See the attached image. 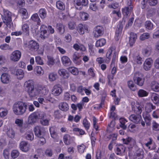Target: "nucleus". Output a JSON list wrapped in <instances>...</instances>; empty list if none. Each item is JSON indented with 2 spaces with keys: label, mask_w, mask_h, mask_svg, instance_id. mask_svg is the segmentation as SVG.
Segmentation results:
<instances>
[{
  "label": "nucleus",
  "mask_w": 159,
  "mask_h": 159,
  "mask_svg": "<svg viewBox=\"0 0 159 159\" xmlns=\"http://www.w3.org/2000/svg\"><path fill=\"white\" fill-rule=\"evenodd\" d=\"M24 86L27 90V93L31 98L39 96V91L37 88L34 87V82L32 80L26 81Z\"/></svg>",
  "instance_id": "f257e3e1"
},
{
  "label": "nucleus",
  "mask_w": 159,
  "mask_h": 159,
  "mask_svg": "<svg viewBox=\"0 0 159 159\" xmlns=\"http://www.w3.org/2000/svg\"><path fill=\"white\" fill-rule=\"evenodd\" d=\"M27 106L25 102L21 101L15 103L13 106V111L14 114L17 115L21 116L25 113Z\"/></svg>",
  "instance_id": "f03ea898"
},
{
  "label": "nucleus",
  "mask_w": 159,
  "mask_h": 159,
  "mask_svg": "<svg viewBox=\"0 0 159 159\" xmlns=\"http://www.w3.org/2000/svg\"><path fill=\"white\" fill-rule=\"evenodd\" d=\"M11 13L8 10L4 11V14L2 16L3 22L9 28L13 26V23L11 19Z\"/></svg>",
  "instance_id": "7ed1b4c3"
},
{
  "label": "nucleus",
  "mask_w": 159,
  "mask_h": 159,
  "mask_svg": "<svg viewBox=\"0 0 159 159\" xmlns=\"http://www.w3.org/2000/svg\"><path fill=\"white\" fill-rule=\"evenodd\" d=\"M133 80L136 84L139 86H142L144 84V79L143 78V75L139 72L134 74Z\"/></svg>",
  "instance_id": "20e7f679"
},
{
  "label": "nucleus",
  "mask_w": 159,
  "mask_h": 159,
  "mask_svg": "<svg viewBox=\"0 0 159 159\" xmlns=\"http://www.w3.org/2000/svg\"><path fill=\"white\" fill-rule=\"evenodd\" d=\"M26 47L31 51H37L39 48V44L35 41L32 40L26 43Z\"/></svg>",
  "instance_id": "39448f33"
},
{
  "label": "nucleus",
  "mask_w": 159,
  "mask_h": 159,
  "mask_svg": "<svg viewBox=\"0 0 159 159\" xmlns=\"http://www.w3.org/2000/svg\"><path fill=\"white\" fill-rule=\"evenodd\" d=\"M34 130L35 135L37 137H42L45 134V130L43 127L37 126L34 128Z\"/></svg>",
  "instance_id": "423d86ee"
},
{
  "label": "nucleus",
  "mask_w": 159,
  "mask_h": 159,
  "mask_svg": "<svg viewBox=\"0 0 159 159\" xmlns=\"http://www.w3.org/2000/svg\"><path fill=\"white\" fill-rule=\"evenodd\" d=\"M104 33L103 29L102 27L97 26L93 30V34L95 38H98L102 36Z\"/></svg>",
  "instance_id": "0eeeda50"
},
{
  "label": "nucleus",
  "mask_w": 159,
  "mask_h": 159,
  "mask_svg": "<svg viewBox=\"0 0 159 159\" xmlns=\"http://www.w3.org/2000/svg\"><path fill=\"white\" fill-rule=\"evenodd\" d=\"M21 56L20 52L18 50L13 52L10 56V60L13 61H17L20 59Z\"/></svg>",
  "instance_id": "6e6552de"
},
{
  "label": "nucleus",
  "mask_w": 159,
  "mask_h": 159,
  "mask_svg": "<svg viewBox=\"0 0 159 159\" xmlns=\"http://www.w3.org/2000/svg\"><path fill=\"white\" fill-rule=\"evenodd\" d=\"M129 119L135 123L139 124L142 120V117L140 115L132 114L129 116Z\"/></svg>",
  "instance_id": "1a4fd4ad"
},
{
  "label": "nucleus",
  "mask_w": 159,
  "mask_h": 159,
  "mask_svg": "<svg viewBox=\"0 0 159 159\" xmlns=\"http://www.w3.org/2000/svg\"><path fill=\"white\" fill-rule=\"evenodd\" d=\"M88 0H75L74 1V4L77 9L80 10L81 7H79L80 6H86L88 4Z\"/></svg>",
  "instance_id": "9d476101"
},
{
  "label": "nucleus",
  "mask_w": 159,
  "mask_h": 159,
  "mask_svg": "<svg viewBox=\"0 0 159 159\" xmlns=\"http://www.w3.org/2000/svg\"><path fill=\"white\" fill-rule=\"evenodd\" d=\"M52 93L54 96H59L62 92V89L59 84L55 85L52 90Z\"/></svg>",
  "instance_id": "9b49d317"
},
{
  "label": "nucleus",
  "mask_w": 159,
  "mask_h": 159,
  "mask_svg": "<svg viewBox=\"0 0 159 159\" xmlns=\"http://www.w3.org/2000/svg\"><path fill=\"white\" fill-rule=\"evenodd\" d=\"M20 148L23 152H27L30 148V145L27 142L22 141L20 144Z\"/></svg>",
  "instance_id": "f8f14e48"
},
{
  "label": "nucleus",
  "mask_w": 159,
  "mask_h": 159,
  "mask_svg": "<svg viewBox=\"0 0 159 159\" xmlns=\"http://www.w3.org/2000/svg\"><path fill=\"white\" fill-rule=\"evenodd\" d=\"M153 63V61L152 59L149 58L147 59L144 61L143 64V68L146 70H148L151 68Z\"/></svg>",
  "instance_id": "ddd939ff"
},
{
  "label": "nucleus",
  "mask_w": 159,
  "mask_h": 159,
  "mask_svg": "<svg viewBox=\"0 0 159 159\" xmlns=\"http://www.w3.org/2000/svg\"><path fill=\"white\" fill-rule=\"evenodd\" d=\"M72 60L77 65H79L81 64V60L80 59V56L77 52H75L73 55Z\"/></svg>",
  "instance_id": "4468645a"
},
{
  "label": "nucleus",
  "mask_w": 159,
  "mask_h": 159,
  "mask_svg": "<svg viewBox=\"0 0 159 159\" xmlns=\"http://www.w3.org/2000/svg\"><path fill=\"white\" fill-rule=\"evenodd\" d=\"M63 65L66 66H68L71 65L72 62L70 59L67 56H64L61 58Z\"/></svg>",
  "instance_id": "2eb2a0df"
},
{
  "label": "nucleus",
  "mask_w": 159,
  "mask_h": 159,
  "mask_svg": "<svg viewBox=\"0 0 159 159\" xmlns=\"http://www.w3.org/2000/svg\"><path fill=\"white\" fill-rule=\"evenodd\" d=\"M37 89L39 91V95H40V96L45 95L48 93V90L43 86H39Z\"/></svg>",
  "instance_id": "dca6fc26"
},
{
  "label": "nucleus",
  "mask_w": 159,
  "mask_h": 159,
  "mask_svg": "<svg viewBox=\"0 0 159 159\" xmlns=\"http://www.w3.org/2000/svg\"><path fill=\"white\" fill-rule=\"evenodd\" d=\"M2 82L4 84H8L10 81V76L7 73L2 74L1 76Z\"/></svg>",
  "instance_id": "f3484780"
},
{
  "label": "nucleus",
  "mask_w": 159,
  "mask_h": 159,
  "mask_svg": "<svg viewBox=\"0 0 159 159\" xmlns=\"http://www.w3.org/2000/svg\"><path fill=\"white\" fill-rule=\"evenodd\" d=\"M59 75L64 79H67L69 76V74L67 71L64 69H60L58 71Z\"/></svg>",
  "instance_id": "a211bd4d"
},
{
  "label": "nucleus",
  "mask_w": 159,
  "mask_h": 159,
  "mask_svg": "<svg viewBox=\"0 0 159 159\" xmlns=\"http://www.w3.org/2000/svg\"><path fill=\"white\" fill-rule=\"evenodd\" d=\"M122 140L123 143L126 145L129 144L130 146H133L135 144V140L131 138L128 137L126 139H123Z\"/></svg>",
  "instance_id": "6ab92c4d"
},
{
  "label": "nucleus",
  "mask_w": 159,
  "mask_h": 159,
  "mask_svg": "<svg viewBox=\"0 0 159 159\" xmlns=\"http://www.w3.org/2000/svg\"><path fill=\"white\" fill-rule=\"evenodd\" d=\"M142 106L139 104H136L134 107H132V110L137 115H139L142 111Z\"/></svg>",
  "instance_id": "aec40b11"
},
{
  "label": "nucleus",
  "mask_w": 159,
  "mask_h": 159,
  "mask_svg": "<svg viewBox=\"0 0 159 159\" xmlns=\"http://www.w3.org/2000/svg\"><path fill=\"white\" fill-rule=\"evenodd\" d=\"M63 142L66 145L70 144L73 141L72 138L69 134H65L63 137Z\"/></svg>",
  "instance_id": "412c9836"
},
{
  "label": "nucleus",
  "mask_w": 159,
  "mask_h": 159,
  "mask_svg": "<svg viewBox=\"0 0 159 159\" xmlns=\"http://www.w3.org/2000/svg\"><path fill=\"white\" fill-rule=\"evenodd\" d=\"M137 38V35L136 34L133 32L130 33L129 39V44L130 46H132L133 44L135 43Z\"/></svg>",
  "instance_id": "4be33fe9"
},
{
  "label": "nucleus",
  "mask_w": 159,
  "mask_h": 159,
  "mask_svg": "<svg viewBox=\"0 0 159 159\" xmlns=\"http://www.w3.org/2000/svg\"><path fill=\"white\" fill-rule=\"evenodd\" d=\"M37 119L34 113L30 115L28 117V121L29 124H32L35 123Z\"/></svg>",
  "instance_id": "5701e85b"
},
{
  "label": "nucleus",
  "mask_w": 159,
  "mask_h": 159,
  "mask_svg": "<svg viewBox=\"0 0 159 159\" xmlns=\"http://www.w3.org/2000/svg\"><path fill=\"white\" fill-rule=\"evenodd\" d=\"M59 108L62 111H66L69 109V105L66 102H62L60 103L59 106Z\"/></svg>",
  "instance_id": "b1692460"
},
{
  "label": "nucleus",
  "mask_w": 159,
  "mask_h": 159,
  "mask_svg": "<svg viewBox=\"0 0 159 159\" xmlns=\"http://www.w3.org/2000/svg\"><path fill=\"white\" fill-rule=\"evenodd\" d=\"M132 7H125L122 9V13L124 16H127L129 13L131 12L133 10Z\"/></svg>",
  "instance_id": "393cba45"
},
{
  "label": "nucleus",
  "mask_w": 159,
  "mask_h": 159,
  "mask_svg": "<svg viewBox=\"0 0 159 159\" xmlns=\"http://www.w3.org/2000/svg\"><path fill=\"white\" fill-rule=\"evenodd\" d=\"M38 14L42 19H44L47 16L46 10L44 8L40 9L39 11Z\"/></svg>",
  "instance_id": "a878e982"
},
{
  "label": "nucleus",
  "mask_w": 159,
  "mask_h": 159,
  "mask_svg": "<svg viewBox=\"0 0 159 159\" xmlns=\"http://www.w3.org/2000/svg\"><path fill=\"white\" fill-rule=\"evenodd\" d=\"M34 113L35 114L37 119H43L44 118L46 115L44 112L40 111H37L34 112Z\"/></svg>",
  "instance_id": "bb28decb"
},
{
  "label": "nucleus",
  "mask_w": 159,
  "mask_h": 159,
  "mask_svg": "<svg viewBox=\"0 0 159 159\" xmlns=\"http://www.w3.org/2000/svg\"><path fill=\"white\" fill-rule=\"evenodd\" d=\"M152 89L155 92L159 91V84L155 81H152L151 84Z\"/></svg>",
  "instance_id": "cd10ccee"
},
{
  "label": "nucleus",
  "mask_w": 159,
  "mask_h": 159,
  "mask_svg": "<svg viewBox=\"0 0 159 159\" xmlns=\"http://www.w3.org/2000/svg\"><path fill=\"white\" fill-rule=\"evenodd\" d=\"M31 19L33 21L36 22L38 25H40L41 20L37 13H35L33 15L31 16Z\"/></svg>",
  "instance_id": "c85d7f7f"
},
{
  "label": "nucleus",
  "mask_w": 159,
  "mask_h": 159,
  "mask_svg": "<svg viewBox=\"0 0 159 159\" xmlns=\"http://www.w3.org/2000/svg\"><path fill=\"white\" fill-rule=\"evenodd\" d=\"M152 50V48L151 47L147 46L143 50L142 53L145 56H148L151 54Z\"/></svg>",
  "instance_id": "c756f323"
},
{
  "label": "nucleus",
  "mask_w": 159,
  "mask_h": 159,
  "mask_svg": "<svg viewBox=\"0 0 159 159\" xmlns=\"http://www.w3.org/2000/svg\"><path fill=\"white\" fill-rule=\"evenodd\" d=\"M156 107L151 103H147L145 107V109L147 112L149 113L152 110L155 109Z\"/></svg>",
  "instance_id": "7c9ffc66"
},
{
  "label": "nucleus",
  "mask_w": 159,
  "mask_h": 159,
  "mask_svg": "<svg viewBox=\"0 0 159 159\" xmlns=\"http://www.w3.org/2000/svg\"><path fill=\"white\" fill-rule=\"evenodd\" d=\"M78 31L80 34H83L84 33V30H87L86 26H85L81 24H79L77 27Z\"/></svg>",
  "instance_id": "2f4dec72"
},
{
  "label": "nucleus",
  "mask_w": 159,
  "mask_h": 159,
  "mask_svg": "<svg viewBox=\"0 0 159 159\" xmlns=\"http://www.w3.org/2000/svg\"><path fill=\"white\" fill-rule=\"evenodd\" d=\"M138 95L139 97H143L147 96L148 94V93L145 90L140 89L138 92Z\"/></svg>",
  "instance_id": "473e14b6"
},
{
  "label": "nucleus",
  "mask_w": 159,
  "mask_h": 159,
  "mask_svg": "<svg viewBox=\"0 0 159 159\" xmlns=\"http://www.w3.org/2000/svg\"><path fill=\"white\" fill-rule=\"evenodd\" d=\"M56 26L60 34H63L65 32L64 26L61 23L57 24Z\"/></svg>",
  "instance_id": "72a5a7b5"
},
{
  "label": "nucleus",
  "mask_w": 159,
  "mask_h": 159,
  "mask_svg": "<svg viewBox=\"0 0 159 159\" xmlns=\"http://www.w3.org/2000/svg\"><path fill=\"white\" fill-rule=\"evenodd\" d=\"M24 73L22 70L21 69L17 70L16 72L15 75L17 78L20 79H21L24 76Z\"/></svg>",
  "instance_id": "f704fd0d"
},
{
  "label": "nucleus",
  "mask_w": 159,
  "mask_h": 159,
  "mask_svg": "<svg viewBox=\"0 0 159 159\" xmlns=\"http://www.w3.org/2000/svg\"><path fill=\"white\" fill-rule=\"evenodd\" d=\"M69 71L74 75H77L79 74L78 69L74 67H70L67 68Z\"/></svg>",
  "instance_id": "c9c22d12"
},
{
  "label": "nucleus",
  "mask_w": 159,
  "mask_h": 159,
  "mask_svg": "<svg viewBox=\"0 0 159 159\" xmlns=\"http://www.w3.org/2000/svg\"><path fill=\"white\" fill-rule=\"evenodd\" d=\"M57 8L61 10H64L65 9V6L64 3L60 1L57 2L56 3Z\"/></svg>",
  "instance_id": "e433bc0d"
},
{
  "label": "nucleus",
  "mask_w": 159,
  "mask_h": 159,
  "mask_svg": "<svg viewBox=\"0 0 159 159\" xmlns=\"http://www.w3.org/2000/svg\"><path fill=\"white\" fill-rule=\"evenodd\" d=\"M106 41L105 39H101L98 40L96 43V46L97 47H102L106 43Z\"/></svg>",
  "instance_id": "4c0bfd02"
},
{
  "label": "nucleus",
  "mask_w": 159,
  "mask_h": 159,
  "mask_svg": "<svg viewBox=\"0 0 159 159\" xmlns=\"http://www.w3.org/2000/svg\"><path fill=\"white\" fill-rule=\"evenodd\" d=\"M120 124V127L123 129H125L127 128V125H125L127 121L125 119L123 118H121L119 119Z\"/></svg>",
  "instance_id": "58836bf2"
},
{
  "label": "nucleus",
  "mask_w": 159,
  "mask_h": 159,
  "mask_svg": "<svg viewBox=\"0 0 159 159\" xmlns=\"http://www.w3.org/2000/svg\"><path fill=\"white\" fill-rule=\"evenodd\" d=\"M80 16L82 20H86L89 17V15L86 12L81 11L80 13Z\"/></svg>",
  "instance_id": "ea45409f"
},
{
  "label": "nucleus",
  "mask_w": 159,
  "mask_h": 159,
  "mask_svg": "<svg viewBox=\"0 0 159 159\" xmlns=\"http://www.w3.org/2000/svg\"><path fill=\"white\" fill-rule=\"evenodd\" d=\"M128 87L133 91H135L136 89V85L132 80H130L128 82Z\"/></svg>",
  "instance_id": "a19ab883"
},
{
  "label": "nucleus",
  "mask_w": 159,
  "mask_h": 159,
  "mask_svg": "<svg viewBox=\"0 0 159 159\" xmlns=\"http://www.w3.org/2000/svg\"><path fill=\"white\" fill-rule=\"evenodd\" d=\"M26 139L29 140L31 141L34 139V135L33 133L32 132H27L25 134Z\"/></svg>",
  "instance_id": "79ce46f5"
},
{
  "label": "nucleus",
  "mask_w": 159,
  "mask_h": 159,
  "mask_svg": "<svg viewBox=\"0 0 159 159\" xmlns=\"http://www.w3.org/2000/svg\"><path fill=\"white\" fill-rule=\"evenodd\" d=\"M34 70L39 75H43V70L42 69V68L41 66H36L34 69Z\"/></svg>",
  "instance_id": "37998d69"
},
{
  "label": "nucleus",
  "mask_w": 159,
  "mask_h": 159,
  "mask_svg": "<svg viewBox=\"0 0 159 159\" xmlns=\"http://www.w3.org/2000/svg\"><path fill=\"white\" fill-rule=\"evenodd\" d=\"M49 131L51 137L53 139L57 138V134L53 127H51L49 129Z\"/></svg>",
  "instance_id": "c03bdc74"
},
{
  "label": "nucleus",
  "mask_w": 159,
  "mask_h": 159,
  "mask_svg": "<svg viewBox=\"0 0 159 159\" xmlns=\"http://www.w3.org/2000/svg\"><path fill=\"white\" fill-rule=\"evenodd\" d=\"M150 37V34L148 33H144L141 34L140 37L139 39L143 41L148 39Z\"/></svg>",
  "instance_id": "a18cd8bd"
},
{
  "label": "nucleus",
  "mask_w": 159,
  "mask_h": 159,
  "mask_svg": "<svg viewBox=\"0 0 159 159\" xmlns=\"http://www.w3.org/2000/svg\"><path fill=\"white\" fill-rule=\"evenodd\" d=\"M22 29L23 32L26 35L28 34L29 33V29L28 25L27 24H25L22 26Z\"/></svg>",
  "instance_id": "49530a36"
},
{
  "label": "nucleus",
  "mask_w": 159,
  "mask_h": 159,
  "mask_svg": "<svg viewBox=\"0 0 159 159\" xmlns=\"http://www.w3.org/2000/svg\"><path fill=\"white\" fill-rule=\"evenodd\" d=\"M8 113L7 110L3 108H0V116L1 117H4L6 116Z\"/></svg>",
  "instance_id": "de8ad7c7"
},
{
  "label": "nucleus",
  "mask_w": 159,
  "mask_h": 159,
  "mask_svg": "<svg viewBox=\"0 0 159 159\" xmlns=\"http://www.w3.org/2000/svg\"><path fill=\"white\" fill-rule=\"evenodd\" d=\"M146 28L148 30H152L153 27L152 24L150 21H147L145 24Z\"/></svg>",
  "instance_id": "09e8293b"
},
{
  "label": "nucleus",
  "mask_w": 159,
  "mask_h": 159,
  "mask_svg": "<svg viewBox=\"0 0 159 159\" xmlns=\"http://www.w3.org/2000/svg\"><path fill=\"white\" fill-rule=\"evenodd\" d=\"M40 37L43 39H44L48 37L47 30L40 31Z\"/></svg>",
  "instance_id": "8fccbe9b"
},
{
  "label": "nucleus",
  "mask_w": 159,
  "mask_h": 159,
  "mask_svg": "<svg viewBox=\"0 0 159 159\" xmlns=\"http://www.w3.org/2000/svg\"><path fill=\"white\" fill-rule=\"evenodd\" d=\"M152 129L155 131H159V124L155 121H153L152 123Z\"/></svg>",
  "instance_id": "3c124183"
},
{
  "label": "nucleus",
  "mask_w": 159,
  "mask_h": 159,
  "mask_svg": "<svg viewBox=\"0 0 159 159\" xmlns=\"http://www.w3.org/2000/svg\"><path fill=\"white\" fill-rule=\"evenodd\" d=\"M19 153L17 150H13L11 153V156L13 158H16L19 155Z\"/></svg>",
  "instance_id": "603ef678"
},
{
  "label": "nucleus",
  "mask_w": 159,
  "mask_h": 159,
  "mask_svg": "<svg viewBox=\"0 0 159 159\" xmlns=\"http://www.w3.org/2000/svg\"><path fill=\"white\" fill-rule=\"evenodd\" d=\"M83 124L86 129L88 130L89 129L90 124L88 123L87 119L85 118L83 120Z\"/></svg>",
  "instance_id": "864d4df0"
},
{
  "label": "nucleus",
  "mask_w": 159,
  "mask_h": 159,
  "mask_svg": "<svg viewBox=\"0 0 159 159\" xmlns=\"http://www.w3.org/2000/svg\"><path fill=\"white\" fill-rule=\"evenodd\" d=\"M152 100L155 101L156 104L159 102V96L158 95L154 94L152 95Z\"/></svg>",
  "instance_id": "5fc2aeb1"
},
{
  "label": "nucleus",
  "mask_w": 159,
  "mask_h": 159,
  "mask_svg": "<svg viewBox=\"0 0 159 159\" xmlns=\"http://www.w3.org/2000/svg\"><path fill=\"white\" fill-rule=\"evenodd\" d=\"M114 77V75L111 74L107 76V78L108 80V84L111 87L112 86V80Z\"/></svg>",
  "instance_id": "6e6d98bb"
},
{
  "label": "nucleus",
  "mask_w": 159,
  "mask_h": 159,
  "mask_svg": "<svg viewBox=\"0 0 159 159\" xmlns=\"http://www.w3.org/2000/svg\"><path fill=\"white\" fill-rule=\"evenodd\" d=\"M57 75L56 74L53 73H50L49 75V78L50 81H53L56 80Z\"/></svg>",
  "instance_id": "4d7b16f0"
},
{
  "label": "nucleus",
  "mask_w": 159,
  "mask_h": 159,
  "mask_svg": "<svg viewBox=\"0 0 159 159\" xmlns=\"http://www.w3.org/2000/svg\"><path fill=\"white\" fill-rule=\"evenodd\" d=\"M3 155L5 159H9L10 157V153L7 149L3 151Z\"/></svg>",
  "instance_id": "13d9d810"
},
{
  "label": "nucleus",
  "mask_w": 159,
  "mask_h": 159,
  "mask_svg": "<svg viewBox=\"0 0 159 159\" xmlns=\"http://www.w3.org/2000/svg\"><path fill=\"white\" fill-rule=\"evenodd\" d=\"M149 5L152 6H155L158 3V0H148Z\"/></svg>",
  "instance_id": "bf43d9fd"
},
{
  "label": "nucleus",
  "mask_w": 159,
  "mask_h": 159,
  "mask_svg": "<svg viewBox=\"0 0 159 159\" xmlns=\"http://www.w3.org/2000/svg\"><path fill=\"white\" fill-rule=\"evenodd\" d=\"M89 8L93 11H95L98 9V7L95 3H90Z\"/></svg>",
  "instance_id": "052dcab7"
},
{
  "label": "nucleus",
  "mask_w": 159,
  "mask_h": 159,
  "mask_svg": "<svg viewBox=\"0 0 159 159\" xmlns=\"http://www.w3.org/2000/svg\"><path fill=\"white\" fill-rule=\"evenodd\" d=\"M15 123L19 126L21 127L23 125V122L22 120L17 119H16Z\"/></svg>",
  "instance_id": "680f3d73"
},
{
  "label": "nucleus",
  "mask_w": 159,
  "mask_h": 159,
  "mask_svg": "<svg viewBox=\"0 0 159 159\" xmlns=\"http://www.w3.org/2000/svg\"><path fill=\"white\" fill-rule=\"evenodd\" d=\"M134 20V18L132 17L130 18L128 22V24L126 25L125 28L126 29L128 28L129 27L131 26L132 25Z\"/></svg>",
  "instance_id": "e2e57ef3"
},
{
  "label": "nucleus",
  "mask_w": 159,
  "mask_h": 159,
  "mask_svg": "<svg viewBox=\"0 0 159 159\" xmlns=\"http://www.w3.org/2000/svg\"><path fill=\"white\" fill-rule=\"evenodd\" d=\"M35 61L39 65H43V62L41 58V57L39 56H37L36 57Z\"/></svg>",
  "instance_id": "0e129e2a"
},
{
  "label": "nucleus",
  "mask_w": 159,
  "mask_h": 159,
  "mask_svg": "<svg viewBox=\"0 0 159 159\" xmlns=\"http://www.w3.org/2000/svg\"><path fill=\"white\" fill-rule=\"evenodd\" d=\"M85 148V147L84 145L82 144L80 146H79L78 147V151L79 152L82 153L84 152V150Z\"/></svg>",
  "instance_id": "69168bd1"
},
{
  "label": "nucleus",
  "mask_w": 159,
  "mask_h": 159,
  "mask_svg": "<svg viewBox=\"0 0 159 159\" xmlns=\"http://www.w3.org/2000/svg\"><path fill=\"white\" fill-rule=\"evenodd\" d=\"M153 117L156 118H159V109H157L155 111H154L152 114Z\"/></svg>",
  "instance_id": "338daca9"
},
{
  "label": "nucleus",
  "mask_w": 159,
  "mask_h": 159,
  "mask_svg": "<svg viewBox=\"0 0 159 159\" xmlns=\"http://www.w3.org/2000/svg\"><path fill=\"white\" fill-rule=\"evenodd\" d=\"M89 51L90 54L91 55H93L94 53V51L93 48V45L91 43L88 44Z\"/></svg>",
  "instance_id": "774afa93"
}]
</instances>
